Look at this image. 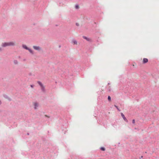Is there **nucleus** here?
I'll return each instance as SVG.
<instances>
[{"label":"nucleus","instance_id":"1","mask_svg":"<svg viewBox=\"0 0 159 159\" xmlns=\"http://www.w3.org/2000/svg\"><path fill=\"white\" fill-rule=\"evenodd\" d=\"M25 49L28 50H29V52L33 54L34 53L33 51L31 50V49L29 48L26 45H23L22 46Z\"/></svg>","mask_w":159,"mask_h":159},{"label":"nucleus","instance_id":"2","mask_svg":"<svg viewBox=\"0 0 159 159\" xmlns=\"http://www.w3.org/2000/svg\"><path fill=\"white\" fill-rule=\"evenodd\" d=\"M2 46L3 47L9 46V42L2 43Z\"/></svg>","mask_w":159,"mask_h":159},{"label":"nucleus","instance_id":"3","mask_svg":"<svg viewBox=\"0 0 159 159\" xmlns=\"http://www.w3.org/2000/svg\"><path fill=\"white\" fill-rule=\"evenodd\" d=\"M38 83L40 86L41 87L42 90L43 91H44V86H43V84H42V83L41 82H39V81H38Z\"/></svg>","mask_w":159,"mask_h":159},{"label":"nucleus","instance_id":"4","mask_svg":"<svg viewBox=\"0 0 159 159\" xmlns=\"http://www.w3.org/2000/svg\"><path fill=\"white\" fill-rule=\"evenodd\" d=\"M33 48L37 50H40L41 49V48L39 47L38 46H34L33 47Z\"/></svg>","mask_w":159,"mask_h":159},{"label":"nucleus","instance_id":"5","mask_svg":"<svg viewBox=\"0 0 159 159\" xmlns=\"http://www.w3.org/2000/svg\"><path fill=\"white\" fill-rule=\"evenodd\" d=\"M9 46H14L15 45V43L14 42H9Z\"/></svg>","mask_w":159,"mask_h":159},{"label":"nucleus","instance_id":"6","mask_svg":"<svg viewBox=\"0 0 159 159\" xmlns=\"http://www.w3.org/2000/svg\"><path fill=\"white\" fill-rule=\"evenodd\" d=\"M121 116H122V118H123V119H124V120L125 121H126V122H128V121L126 119V118L125 117V116L124 115V114L122 113H121Z\"/></svg>","mask_w":159,"mask_h":159},{"label":"nucleus","instance_id":"7","mask_svg":"<svg viewBox=\"0 0 159 159\" xmlns=\"http://www.w3.org/2000/svg\"><path fill=\"white\" fill-rule=\"evenodd\" d=\"M148 61V59L146 58H144L143 59V63H147Z\"/></svg>","mask_w":159,"mask_h":159},{"label":"nucleus","instance_id":"8","mask_svg":"<svg viewBox=\"0 0 159 159\" xmlns=\"http://www.w3.org/2000/svg\"><path fill=\"white\" fill-rule=\"evenodd\" d=\"M34 109H36L37 108V107L38 106V104L36 102H34Z\"/></svg>","mask_w":159,"mask_h":159},{"label":"nucleus","instance_id":"9","mask_svg":"<svg viewBox=\"0 0 159 159\" xmlns=\"http://www.w3.org/2000/svg\"><path fill=\"white\" fill-rule=\"evenodd\" d=\"M83 38L85 39H86L87 41H90L91 39H89V38H87V37L85 36H83Z\"/></svg>","mask_w":159,"mask_h":159},{"label":"nucleus","instance_id":"10","mask_svg":"<svg viewBox=\"0 0 159 159\" xmlns=\"http://www.w3.org/2000/svg\"><path fill=\"white\" fill-rule=\"evenodd\" d=\"M72 43L74 44L77 45V42L76 40H73L72 41Z\"/></svg>","mask_w":159,"mask_h":159},{"label":"nucleus","instance_id":"11","mask_svg":"<svg viewBox=\"0 0 159 159\" xmlns=\"http://www.w3.org/2000/svg\"><path fill=\"white\" fill-rule=\"evenodd\" d=\"M101 149L102 150V151H104L105 150V148H103V147H101Z\"/></svg>","mask_w":159,"mask_h":159},{"label":"nucleus","instance_id":"12","mask_svg":"<svg viewBox=\"0 0 159 159\" xmlns=\"http://www.w3.org/2000/svg\"><path fill=\"white\" fill-rule=\"evenodd\" d=\"M75 8L76 9H79V6L78 5H76L75 6Z\"/></svg>","mask_w":159,"mask_h":159},{"label":"nucleus","instance_id":"13","mask_svg":"<svg viewBox=\"0 0 159 159\" xmlns=\"http://www.w3.org/2000/svg\"><path fill=\"white\" fill-rule=\"evenodd\" d=\"M108 99L109 101H111V98L110 96H108Z\"/></svg>","mask_w":159,"mask_h":159},{"label":"nucleus","instance_id":"14","mask_svg":"<svg viewBox=\"0 0 159 159\" xmlns=\"http://www.w3.org/2000/svg\"><path fill=\"white\" fill-rule=\"evenodd\" d=\"M132 123H133V124H134L135 123V120H132Z\"/></svg>","mask_w":159,"mask_h":159},{"label":"nucleus","instance_id":"15","mask_svg":"<svg viewBox=\"0 0 159 159\" xmlns=\"http://www.w3.org/2000/svg\"><path fill=\"white\" fill-rule=\"evenodd\" d=\"M30 87H31L32 88H33V85H30Z\"/></svg>","mask_w":159,"mask_h":159},{"label":"nucleus","instance_id":"16","mask_svg":"<svg viewBox=\"0 0 159 159\" xmlns=\"http://www.w3.org/2000/svg\"><path fill=\"white\" fill-rule=\"evenodd\" d=\"M1 103H2V102H1V100H0V105L1 104Z\"/></svg>","mask_w":159,"mask_h":159},{"label":"nucleus","instance_id":"17","mask_svg":"<svg viewBox=\"0 0 159 159\" xmlns=\"http://www.w3.org/2000/svg\"><path fill=\"white\" fill-rule=\"evenodd\" d=\"M2 50L1 48H0V51H1Z\"/></svg>","mask_w":159,"mask_h":159},{"label":"nucleus","instance_id":"18","mask_svg":"<svg viewBox=\"0 0 159 159\" xmlns=\"http://www.w3.org/2000/svg\"><path fill=\"white\" fill-rule=\"evenodd\" d=\"M115 107H116V108H118L117 107H116V106H115Z\"/></svg>","mask_w":159,"mask_h":159}]
</instances>
